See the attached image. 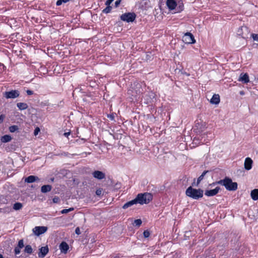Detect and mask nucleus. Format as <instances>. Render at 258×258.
<instances>
[{
  "label": "nucleus",
  "mask_w": 258,
  "mask_h": 258,
  "mask_svg": "<svg viewBox=\"0 0 258 258\" xmlns=\"http://www.w3.org/2000/svg\"><path fill=\"white\" fill-rule=\"evenodd\" d=\"M220 184L225 186V188L229 191H235L237 189V183L233 182L229 177H226L222 180H220L211 184L210 185Z\"/></svg>",
  "instance_id": "obj_1"
},
{
  "label": "nucleus",
  "mask_w": 258,
  "mask_h": 258,
  "mask_svg": "<svg viewBox=\"0 0 258 258\" xmlns=\"http://www.w3.org/2000/svg\"><path fill=\"white\" fill-rule=\"evenodd\" d=\"M204 191L202 189H196L191 186L188 187L186 191L185 194L187 196L195 200H198L203 196Z\"/></svg>",
  "instance_id": "obj_2"
},
{
  "label": "nucleus",
  "mask_w": 258,
  "mask_h": 258,
  "mask_svg": "<svg viewBox=\"0 0 258 258\" xmlns=\"http://www.w3.org/2000/svg\"><path fill=\"white\" fill-rule=\"evenodd\" d=\"M153 196L149 192H145L144 194H139L135 198L137 204L141 205L148 204L152 200Z\"/></svg>",
  "instance_id": "obj_3"
},
{
  "label": "nucleus",
  "mask_w": 258,
  "mask_h": 258,
  "mask_svg": "<svg viewBox=\"0 0 258 258\" xmlns=\"http://www.w3.org/2000/svg\"><path fill=\"white\" fill-rule=\"evenodd\" d=\"M136 15L134 13H126L120 16V19L128 23L134 21Z\"/></svg>",
  "instance_id": "obj_4"
},
{
  "label": "nucleus",
  "mask_w": 258,
  "mask_h": 258,
  "mask_svg": "<svg viewBox=\"0 0 258 258\" xmlns=\"http://www.w3.org/2000/svg\"><path fill=\"white\" fill-rule=\"evenodd\" d=\"M250 31L246 26H241L237 30V35L241 36L242 38L246 39L248 38Z\"/></svg>",
  "instance_id": "obj_5"
},
{
  "label": "nucleus",
  "mask_w": 258,
  "mask_h": 258,
  "mask_svg": "<svg viewBox=\"0 0 258 258\" xmlns=\"http://www.w3.org/2000/svg\"><path fill=\"white\" fill-rule=\"evenodd\" d=\"M182 41L186 44L195 43L196 42L193 35L189 32H187L182 37Z\"/></svg>",
  "instance_id": "obj_6"
},
{
  "label": "nucleus",
  "mask_w": 258,
  "mask_h": 258,
  "mask_svg": "<svg viewBox=\"0 0 258 258\" xmlns=\"http://www.w3.org/2000/svg\"><path fill=\"white\" fill-rule=\"evenodd\" d=\"M4 95L7 99H14L19 96L20 93L18 90H14L5 92Z\"/></svg>",
  "instance_id": "obj_7"
},
{
  "label": "nucleus",
  "mask_w": 258,
  "mask_h": 258,
  "mask_svg": "<svg viewBox=\"0 0 258 258\" xmlns=\"http://www.w3.org/2000/svg\"><path fill=\"white\" fill-rule=\"evenodd\" d=\"M47 230V227L45 226H36L33 229V232L35 235L39 236L44 233Z\"/></svg>",
  "instance_id": "obj_8"
},
{
  "label": "nucleus",
  "mask_w": 258,
  "mask_h": 258,
  "mask_svg": "<svg viewBox=\"0 0 258 258\" xmlns=\"http://www.w3.org/2000/svg\"><path fill=\"white\" fill-rule=\"evenodd\" d=\"M221 189L219 186L216 187L215 188L211 190H207L205 191V195L208 197H213L216 195Z\"/></svg>",
  "instance_id": "obj_9"
},
{
  "label": "nucleus",
  "mask_w": 258,
  "mask_h": 258,
  "mask_svg": "<svg viewBox=\"0 0 258 258\" xmlns=\"http://www.w3.org/2000/svg\"><path fill=\"white\" fill-rule=\"evenodd\" d=\"M49 248L47 246L41 247L39 248V252H38V257L39 258H43L48 253Z\"/></svg>",
  "instance_id": "obj_10"
},
{
  "label": "nucleus",
  "mask_w": 258,
  "mask_h": 258,
  "mask_svg": "<svg viewBox=\"0 0 258 258\" xmlns=\"http://www.w3.org/2000/svg\"><path fill=\"white\" fill-rule=\"evenodd\" d=\"M93 177L96 179L101 180L105 177V174L102 171L96 170L92 173Z\"/></svg>",
  "instance_id": "obj_11"
},
{
  "label": "nucleus",
  "mask_w": 258,
  "mask_h": 258,
  "mask_svg": "<svg viewBox=\"0 0 258 258\" xmlns=\"http://www.w3.org/2000/svg\"><path fill=\"white\" fill-rule=\"evenodd\" d=\"M69 248V246L66 242L63 241L59 245V249L61 253H67Z\"/></svg>",
  "instance_id": "obj_12"
},
{
  "label": "nucleus",
  "mask_w": 258,
  "mask_h": 258,
  "mask_svg": "<svg viewBox=\"0 0 258 258\" xmlns=\"http://www.w3.org/2000/svg\"><path fill=\"white\" fill-rule=\"evenodd\" d=\"M252 163L253 161L251 158L249 157L246 158L244 161V168L246 170H249L250 169H251L252 167Z\"/></svg>",
  "instance_id": "obj_13"
},
{
  "label": "nucleus",
  "mask_w": 258,
  "mask_h": 258,
  "mask_svg": "<svg viewBox=\"0 0 258 258\" xmlns=\"http://www.w3.org/2000/svg\"><path fill=\"white\" fill-rule=\"evenodd\" d=\"M166 5L169 10H172L175 9L177 4L174 0H167Z\"/></svg>",
  "instance_id": "obj_14"
},
{
  "label": "nucleus",
  "mask_w": 258,
  "mask_h": 258,
  "mask_svg": "<svg viewBox=\"0 0 258 258\" xmlns=\"http://www.w3.org/2000/svg\"><path fill=\"white\" fill-rule=\"evenodd\" d=\"M39 180L40 179L37 176L34 175H30L25 179V181L27 183H32L35 181L38 182Z\"/></svg>",
  "instance_id": "obj_15"
},
{
  "label": "nucleus",
  "mask_w": 258,
  "mask_h": 258,
  "mask_svg": "<svg viewBox=\"0 0 258 258\" xmlns=\"http://www.w3.org/2000/svg\"><path fill=\"white\" fill-rule=\"evenodd\" d=\"M220 96L218 94H214L212 96L210 102L213 104H218L220 102Z\"/></svg>",
  "instance_id": "obj_16"
},
{
  "label": "nucleus",
  "mask_w": 258,
  "mask_h": 258,
  "mask_svg": "<svg viewBox=\"0 0 258 258\" xmlns=\"http://www.w3.org/2000/svg\"><path fill=\"white\" fill-rule=\"evenodd\" d=\"M239 81H241L244 83H247L249 82V77L247 74H241L238 79Z\"/></svg>",
  "instance_id": "obj_17"
},
{
  "label": "nucleus",
  "mask_w": 258,
  "mask_h": 258,
  "mask_svg": "<svg viewBox=\"0 0 258 258\" xmlns=\"http://www.w3.org/2000/svg\"><path fill=\"white\" fill-rule=\"evenodd\" d=\"M52 189V186L50 185H44L41 186V191L42 193H46L50 191Z\"/></svg>",
  "instance_id": "obj_18"
},
{
  "label": "nucleus",
  "mask_w": 258,
  "mask_h": 258,
  "mask_svg": "<svg viewBox=\"0 0 258 258\" xmlns=\"http://www.w3.org/2000/svg\"><path fill=\"white\" fill-rule=\"evenodd\" d=\"M250 196L251 199L254 200L256 201L258 200V189H254L253 190H252L250 193Z\"/></svg>",
  "instance_id": "obj_19"
},
{
  "label": "nucleus",
  "mask_w": 258,
  "mask_h": 258,
  "mask_svg": "<svg viewBox=\"0 0 258 258\" xmlns=\"http://www.w3.org/2000/svg\"><path fill=\"white\" fill-rule=\"evenodd\" d=\"M135 204H137V201L135 199L124 204L122 206V208L125 209Z\"/></svg>",
  "instance_id": "obj_20"
},
{
  "label": "nucleus",
  "mask_w": 258,
  "mask_h": 258,
  "mask_svg": "<svg viewBox=\"0 0 258 258\" xmlns=\"http://www.w3.org/2000/svg\"><path fill=\"white\" fill-rule=\"evenodd\" d=\"M17 106L20 110H25L28 107L27 103L22 102L18 103Z\"/></svg>",
  "instance_id": "obj_21"
},
{
  "label": "nucleus",
  "mask_w": 258,
  "mask_h": 258,
  "mask_svg": "<svg viewBox=\"0 0 258 258\" xmlns=\"http://www.w3.org/2000/svg\"><path fill=\"white\" fill-rule=\"evenodd\" d=\"M12 140V137L10 135H4V136H3L1 138V141L3 142V143H7V142H9L10 141H11Z\"/></svg>",
  "instance_id": "obj_22"
},
{
  "label": "nucleus",
  "mask_w": 258,
  "mask_h": 258,
  "mask_svg": "<svg viewBox=\"0 0 258 258\" xmlns=\"http://www.w3.org/2000/svg\"><path fill=\"white\" fill-rule=\"evenodd\" d=\"M209 170H205L204 171L202 174L199 177V178H198V180H197V185L196 186H198V184L200 183V182L203 179L204 176H205V175L208 173L209 172Z\"/></svg>",
  "instance_id": "obj_23"
},
{
  "label": "nucleus",
  "mask_w": 258,
  "mask_h": 258,
  "mask_svg": "<svg viewBox=\"0 0 258 258\" xmlns=\"http://www.w3.org/2000/svg\"><path fill=\"white\" fill-rule=\"evenodd\" d=\"M23 207V205L22 204L20 203H16L14 204V206H13V209L15 210H19L20 209H21Z\"/></svg>",
  "instance_id": "obj_24"
},
{
  "label": "nucleus",
  "mask_w": 258,
  "mask_h": 258,
  "mask_svg": "<svg viewBox=\"0 0 258 258\" xmlns=\"http://www.w3.org/2000/svg\"><path fill=\"white\" fill-rule=\"evenodd\" d=\"M24 251L28 254H31L33 252V249L31 245H27L25 247Z\"/></svg>",
  "instance_id": "obj_25"
},
{
  "label": "nucleus",
  "mask_w": 258,
  "mask_h": 258,
  "mask_svg": "<svg viewBox=\"0 0 258 258\" xmlns=\"http://www.w3.org/2000/svg\"><path fill=\"white\" fill-rule=\"evenodd\" d=\"M143 98L145 100V103H146L147 104L150 102L151 101V100L152 99L151 96H149L147 95V94H145L143 96Z\"/></svg>",
  "instance_id": "obj_26"
},
{
  "label": "nucleus",
  "mask_w": 258,
  "mask_h": 258,
  "mask_svg": "<svg viewBox=\"0 0 258 258\" xmlns=\"http://www.w3.org/2000/svg\"><path fill=\"white\" fill-rule=\"evenodd\" d=\"M18 126L16 125H11L9 127V131L11 133H14L15 132L18 130Z\"/></svg>",
  "instance_id": "obj_27"
},
{
  "label": "nucleus",
  "mask_w": 258,
  "mask_h": 258,
  "mask_svg": "<svg viewBox=\"0 0 258 258\" xmlns=\"http://www.w3.org/2000/svg\"><path fill=\"white\" fill-rule=\"evenodd\" d=\"M74 210V208H70L69 209H63L60 211L62 214L68 213L70 212L73 211Z\"/></svg>",
  "instance_id": "obj_28"
},
{
  "label": "nucleus",
  "mask_w": 258,
  "mask_h": 258,
  "mask_svg": "<svg viewBox=\"0 0 258 258\" xmlns=\"http://www.w3.org/2000/svg\"><path fill=\"white\" fill-rule=\"evenodd\" d=\"M142 221L141 219H137L134 221V225L136 226L139 227L142 224Z\"/></svg>",
  "instance_id": "obj_29"
},
{
  "label": "nucleus",
  "mask_w": 258,
  "mask_h": 258,
  "mask_svg": "<svg viewBox=\"0 0 258 258\" xmlns=\"http://www.w3.org/2000/svg\"><path fill=\"white\" fill-rule=\"evenodd\" d=\"M70 0H57V1L56 3V5L57 6H60L62 3H66L70 1Z\"/></svg>",
  "instance_id": "obj_30"
},
{
  "label": "nucleus",
  "mask_w": 258,
  "mask_h": 258,
  "mask_svg": "<svg viewBox=\"0 0 258 258\" xmlns=\"http://www.w3.org/2000/svg\"><path fill=\"white\" fill-rule=\"evenodd\" d=\"M111 9L112 8L111 6H107L106 8H105L102 12L104 13H108L111 11Z\"/></svg>",
  "instance_id": "obj_31"
},
{
  "label": "nucleus",
  "mask_w": 258,
  "mask_h": 258,
  "mask_svg": "<svg viewBox=\"0 0 258 258\" xmlns=\"http://www.w3.org/2000/svg\"><path fill=\"white\" fill-rule=\"evenodd\" d=\"M24 246V242H23V239H21L18 242V247L20 248H22V247H23Z\"/></svg>",
  "instance_id": "obj_32"
},
{
  "label": "nucleus",
  "mask_w": 258,
  "mask_h": 258,
  "mask_svg": "<svg viewBox=\"0 0 258 258\" xmlns=\"http://www.w3.org/2000/svg\"><path fill=\"white\" fill-rule=\"evenodd\" d=\"M251 36L254 41L258 42V34L252 33L251 34Z\"/></svg>",
  "instance_id": "obj_33"
},
{
  "label": "nucleus",
  "mask_w": 258,
  "mask_h": 258,
  "mask_svg": "<svg viewBox=\"0 0 258 258\" xmlns=\"http://www.w3.org/2000/svg\"><path fill=\"white\" fill-rule=\"evenodd\" d=\"M143 235L145 238H148L150 235V233L148 230H145L143 233Z\"/></svg>",
  "instance_id": "obj_34"
},
{
  "label": "nucleus",
  "mask_w": 258,
  "mask_h": 258,
  "mask_svg": "<svg viewBox=\"0 0 258 258\" xmlns=\"http://www.w3.org/2000/svg\"><path fill=\"white\" fill-rule=\"evenodd\" d=\"M40 128L38 127H36L34 130V135L35 136L37 135L38 134V133L40 132Z\"/></svg>",
  "instance_id": "obj_35"
},
{
  "label": "nucleus",
  "mask_w": 258,
  "mask_h": 258,
  "mask_svg": "<svg viewBox=\"0 0 258 258\" xmlns=\"http://www.w3.org/2000/svg\"><path fill=\"white\" fill-rule=\"evenodd\" d=\"M102 192V189L101 188H99V189H97L96 191V195L99 196L101 195Z\"/></svg>",
  "instance_id": "obj_36"
},
{
  "label": "nucleus",
  "mask_w": 258,
  "mask_h": 258,
  "mask_svg": "<svg viewBox=\"0 0 258 258\" xmlns=\"http://www.w3.org/2000/svg\"><path fill=\"white\" fill-rule=\"evenodd\" d=\"M20 248L17 246L15 248L14 251L16 254H18L20 253Z\"/></svg>",
  "instance_id": "obj_37"
},
{
  "label": "nucleus",
  "mask_w": 258,
  "mask_h": 258,
  "mask_svg": "<svg viewBox=\"0 0 258 258\" xmlns=\"http://www.w3.org/2000/svg\"><path fill=\"white\" fill-rule=\"evenodd\" d=\"M121 2V0H116L115 2V7L116 8L118 7L120 5Z\"/></svg>",
  "instance_id": "obj_38"
},
{
  "label": "nucleus",
  "mask_w": 258,
  "mask_h": 258,
  "mask_svg": "<svg viewBox=\"0 0 258 258\" xmlns=\"http://www.w3.org/2000/svg\"><path fill=\"white\" fill-rule=\"evenodd\" d=\"M59 200V199L58 197H55L54 198H53V203H57Z\"/></svg>",
  "instance_id": "obj_39"
},
{
  "label": "nucleus",
  "mask_w": 258,
  "mask_h": 258,
  "mask_svg": "<svg viewBox=\"0 0 258 258\" xmlns=\"http://www.w3.org/2000/svg\"><path fill=\"white\" fill-rule=\"evenodd\" d=\"M75 233L77 234V235H80L81 234V231H80V228L79 227H77L75 229Z\"/></svg>",
  "instance_id": "obj_40"
},
{
  "label": "nucleus",
  "mask_w": 258,
  "mask_h": 258,
  "mask_svg": "<svg viewBox=\"0 0 258 258\" xmlns=\"http://www.w3.org/2000/svg\"><path fill=\"white\" fill-rule=\"evenodd\" d=\"M114 0H107L105 2V5L106 6H110V4Z\"/></svg>",
  "instance_id": "obj_41"
},
{
  "label": "nucleus",
  "mask_w": 258,
  "mask_h": 258,
  "mask_svg": "<svg viewBox=\"0 0 258 258\" xmlns=\"http://www.w3.org/2000/svg\"><path fill=\"white\" fill-rule=\"evenodd\" d=\"M26 92L28 95H31L33 94V92L30 90H27Z\"/></svg>",
  "instance_id": "obj_42"
},
{
  "label": "nucleus",
  "mask_w": 258,
  "mask_h": 258,
  "mask_svg": "<svg viewBox=\"0 0 258 258\" xmlns=\"http://www.w3.org/2000/svg\"><path fill=\"white\" fill-rule=\"evenodd\" d=\"M4 117H5V116L3 115H0V123L3 122Z\"/></svg>",
  "instance_id": "obj_43"
},
{
  "label": "nucleus",
  "mask_w": 258,
  "mask_h": 258,
  "mask_svg": "<svg viewBox=\"0 0 258 258\" xmlns=\"http://www.w3.org/2000/svg\"><path fill=\"white\" fill-rule=\"evenodd\" d=\"M70 135V132H66L63 134V135L67 137H68Z\"/></svg>",
  "instance_id": "obj_44"
},
{
  "label": "nucleus",
  "mask_w": 258,
  "mask_h": 258,
  "mask_svg": "<svg viewBox=\"0 0 258 258\" xmlns=\"http://www.w3.org/2000/svg\"><path fill=\"white\" fill-rule=\"evenodd\" d=\"M108 117L110 118L112 120L114 119V116H113V115H111V114L108 115Z\"/></svg>",
  "instance_id": "obj_45"
},
{
  "label": "nucleus",
  "mask_w": 258,
  "mask_h": 258,
  "mask_svg": "<svg viewBox=\"0 0 258 258\" xmlns=\"http://www.w3.org/2000/svg\"><path fill=\"white\" fill-rule=\"evenodd\" d=\"M179 9H179V10H178V11H177V12H180L181 11H182V9H183V6H182L181 7L180 6H179Z\"/></svg>",
  "instance_id": "obj_46"
},
{
  "label": "nucleus",
  "mask_w": 258,
  "mask_h": 258,
  "mask_svg": "<svg viewBox=\"0 0 258 258\" xmlns=\"http://www.w3.org/2000/svg\"><path fill=\"white\" fill-rule=\"evenodd\" d=\"M0 258H4L3 255L0 253Z\"/></svg>",
  "instance_id": "obj_47"
},
{
  "label": "nucleus",
  "mask_w": 258,
  "mask_h": 258,
  "mask_svg": "<svg viewBox=\"0 0 258 258\" xmlns=\"http://www.w3.org/2000/svg\"><path fill=\"white\" fill-rule=\"evenodd\" d=\"M113 258H119V256H115Z\"/></svg>",
  "instance_id": "obj_48"
},
{
  "label": "nucleus",
  "mask_w": 258,
  "mask_h": 258,
  "mask_svg": "<svg viewBox=\"0 0 258 258\" xmlns=\"http://www.w3.org/2000/svg\"><path fill=\"white\" fill-rule=\"evenodd\" d=\"M240 93L241 95H243L244 94L243 91H241Z\"/></svg>",
  "instance_id": "obj_49"
},
{
  "label": "nucleus",
  "mask_w": 258,
  "mask_h": 258,
  "mask_svg": "<svg viewBox=\"0 0 258 258\" xmlns=\"http://www.w3.org/2000/svg\"><path fill=\"white\" fill-rule=\"evenodd\" d=\"M151 96H152L153 97H154L153 94H152Z\"/></svg>",
  "instance_id": "obj_50"
}]
</instances>
